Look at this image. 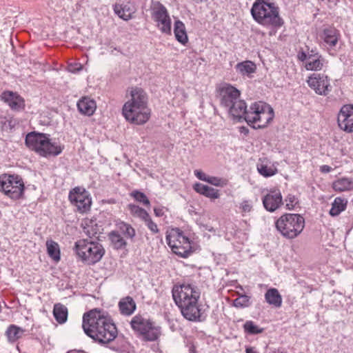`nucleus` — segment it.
<instances>
[{"instance_id": "f257e3e1", "label": "nucleus", "mask_w": 353, "mask_h": 353, "mask_svg": "<svg viewBox=\"0 0 353 353\" xmlns=\"http://www.w3.org/2000/svg\"><path fill=\"white\" fill-rule=\"evenodd\" d=\"M82 327L85 333L100 344H107L117 335V330L106 312L94 309L84 314Z\"/></svg>"}, {"instance_id": "f03ea898", "label": "nucleus", "mask_w": 353, "mask_h": 353, "mask_svg": "<svg viewBox=\"0 0 353 353\" xmlns=\"http://www.w3.org/2000/svg\"><path fill=\"white\" fill-rule=\"evenodd\" d=\"M172 293L176 305L186 319L192 321H200L201 313L199 299L201 292L196 286L190 283L176 285L173 287Z\"/></svg>"}, {"instance_id": "7ed1b4c3", "label": "nucleus", "mask_w": 353, "mask_h": 353, "mask_svg": "<svg viewBox=\"0 0 353 353\" xmlns=\"http://www.w3.org/2000/svg\"><path fill=\"white\" fill-rule=\"evenodd\" d=\"M122 114L128 122L143 125L150 119L151 110L148 106V97L141 88L134 87L129 90V98L122 108Z\"/></svg>"}, {"instance_id": "20e7f679", "label": "nucleus", "mask_w": 353, "mask_h": 353, "mask_svg": "<svg viewBox=\"0 0 353 353\" xmlns=\"http://www.w3.org/2000/svg\"><path fill=\"white\" fill-rule=\"evenodd\" d=\"M250 12L256 22L270 29V35L275 34L284 24L279 7L269 0H256Z\"/></svg>"}, {"instance_id": "39448f33", "label": "nucleus", "mask_w": 353, "mask_h": 353, "mask_svg": "<svg viewBox=\"0 0 353 353\" xmlns=\"http://www.w3.org/2000/svg\"><path fill=\"white\" fill-rule=\"evenodd\" d=\"M25 141L30 150L43 157L58 156L63 149L60 143L53 141L49 134L44 133L31 132L26 135Z\"/></svg>"}, {"instance_id": "423d86ee", "label": "nucleus", "mask_w": 353, "mask_h": 353, "mask_svg": "<svg viewBox=\"0 0 353 353\" xmlns=\"http://www.w3.org/2000/svg\"><path fill=\"white\" fill-rule=\"evenodd\" d=\"M273 108L269 104L257 101L252 103L248 108L245 121L254 128H265L274 119Z\"/></svg>"}, {"instance_id": "0eeeda50", "label": "nucleus", "mask_w": 353, "mask_h": 353, "mask_svg": "<svg viewBox=\"0 0 353 353\" xmlns=\"http://www.w3.org/2000/svg\"><path fill=\"white\" fill-rule=\"evenodd\" d=\"M73 250L79 259L88 264L99 262L105 254L99 242L84 239L75 242Z\"/></svg>"}, {"instance_id": "6e6552de", "label": "nucleus", "mask_w": 353, "mask_h": 353, "mask_svg": "<svg viewBox=\"0 0 353 353\" xmlns=\"http://www.w3.org/2000/svg\"><path fill=\"white\" fill-rule=\"evenodd\" d=\"M275 227L283 237L293 239L303 232L305 219L299 214L286 213L276 221Z\"/></svg>"}, {"instance_id": "1a4fd4ad", "label": "nucleus", "mask_w": 353, "mask_h": 353, "mask_svg": "<svg viewBox=\"0 0 353 353\" xmlns=\"http://www.w3.org/2000/svg\"><path fill=\"white\" fill-rule=\"evenodd\" d=\"M166 241L175 254L187 258L195 250V243L179 228H172L167 231Z\"/></svg>"}, {"instance_id": "9d476101", "label": "nucleus", "mask_w": 353, "mask_h": 353, "mask_svg": "<svg viewBox=\"0 0 353 353\" xmlns=\"http://www.w3.org/2000/svg\"><path fill=\"white\" fill-rule=\"evenodd\" d=\"M25 190L22 177L18 174H2L0 175V192L12 200L21 199Z\"/></svg>"}, {"instance_id": "9b49d317", "label": "nucleus", "mask_w": 353, "mask_h": 353, "mask_svg": "<svg viewBox=\"0 0 353 353\" xmlns=\"http://www.w3.org/2000/svg\"><path fill=\"white\" fill-rule=\"evenodd\" d=\"M130 325L133 330L141 335L145 341H155L160 335V327L141 315L134 316L130 321Z\"/></svg>"}, {"instance_id": "f8f14e48", "label": "nucleus", "mask_w": 353, "mask_h": 353, "mask_svg": "<svg viewBox=\"0 0 353 353\" xmlns=\"http://www.w3.org/2000/svg\"><path fill=\"white\" fill-rule=\"evenodd\" d=\"M151 16L159 30L164 34H170L172 21L167 8L160 2L154 1L151 5Z\"/></svg>"}, {"instance_id": "ddd939ff", "label": "nucleus", "mask_w": 353, "mask_h": 353, "mask_svg": "<svg viewBox=\"0 0 353 353\" xmlns=\"http://www.w3.org/2000/svg\"><path fill=\"white\" fill-rule=\"evenodd\" d=\"M297 58L304 62L305 68L310 71L322 70L327 65V61L316 49H312L307 52L301 50L297 54Z\"/></svg>"}, {"instance_id": "4468645a", "label": "nucleus", "mask_w": 353, "mask_h": 353, "mask_svg": "<svg viewBox=\"0 0 353 353\" xmlns=\"http://www.w3.org/2000/svg\"><path fill=\"white\" fill-rule=\"evenodd\" d=\"M69 200L81 213H84L90 210L92 200L90 194L83 188L76 187L70 191Z\"/></svg>"}, {"instance_id": "2eb2a0df", "label": "nucleus", "mask_w": 353, "mask_h": 353, "mask_svg": "<svg viewBox=\"0 0 353 353\" xmlns=\"http://www.w3.org/2000/svg\"><path fill=\"white\" fill-rule=\"evenodd\" d=\"M307 83L309 87L319 95L326 96L332 91L330 79L324 74L314 73L311 74Z\"/></svg>"}, {"instance_id": "dca6fc26", "label": "nucleus", "mask_w": 353, "mask_h": 353, "mask_svg": "<svg viewBox=\"0 0 353 353\" xmlns=\"http://www.w3.org/2000/svg\"><path fill=\"white\" fill-rule=\"evenodd\" d=\"M219 96L221 105L227 110L241 99V92L235 87L225 83L219 88Z\"/></svg>"}, {"instance_id": "f3484780", "label": "nucleus", "mask_w": 353, "mask_h": 353, "mask_svg": "<svg viewBox=\"0 0 353 353\" xmlns=\"http://www.w3.org/2000/svg\"><path fill=\"white\" fill-rule=\"evenodd\" d=\"M340 32L334 28H325L319 34L320 46L327 51L334 50L340 39Z\"/></svg>"}, {"instance_id": "a211bd4d", "label": "nucleus", "mask_w": 353, "mask_h": 353, "mask_svg": "<svg viewBox=\"0 0 353 353\" xmlns=\"http://www.w3.org/2000/svg\"><path fill=\"white\" fill-rule=\"evenodd\" d=\"M338 123L346 132L353 131V105H343L338 114Z\"/></svg>"}, {"instance_id": "6ab92c4d", "label": "nucleus", "mask_w": 353, "mask_h": 353, "mask_svg": "<svg viewBox=\"0 0 353 353\" xmlns=\"http://www.w3.org/2000/svg\"><path fill=\"white\" fill-rule=\"evenodd\" d=\"M263 205L265 209L273 212L279 209L283 204V197L279 190H272L266 194L263 199Z\"/></svg>"}, {"instance_id": "aec40b11", "label": "nucleus", "mask_w": 353, "mask_h": 353, "mask_svg": "<svg viewBox=\"0 0 353 353\" xmlns=\"http://www.w3.org/2000/svg\"><path fill=\"white\" fill-rule=\"evenodd\" d=\"M1 100L14 111H21L25 108L24 99L17 93L5 91L1 94Z\"/></svg>"}, {"instance_id": "412c9836", "label": "nucleus", "mask_w": 353, "mask_h": 353, "mask_svg": "<svg viewBox=\"0 0 353 353\" xmlns=\"http://www.w3.org/2000/svg\"><path fill=\"white\" fill-rule=\"evenodd\" d=\"M226 110L234 119L240 121L241 119L245 120L248 107L245 101L240 99L236 102L233 103Z\"/></svg>"}, {"instance_id": "4be33fe9", "label": "nucleus", "mask_w": 353, "mask_h": 353, "mask_svg": "<svg viewBox=\"0 0 353 353\" xmlns=\"http://www.w3.org/2000/svg\"><path fill=\"white\" fill-rule=\"evenodd\" d=\"M77 105L79 111L81 114L87 116L92 115L97 109L96 101L88 97L81 98L78 101Z\"/></svg>"}, {"instance_id": "5701e85b", "label": "nucleus", "mask_w": 353, "mask_h": 353, "mask_svg": "<svg viewBox=\"0 0 353 353\" xmlns=\"http://www.w3.org/2000/svg\"><path fill=\"white\" fill-rule=\"evenodd\" d=\"M81 226L83 232L90 238L96 236V235L100 234L103 230L101 225L97 223L96 219H84L82 221Z\"/></svg>"}, {"instance_id": "b1692460", "label": "nucleus", "mask_w": 353, "mask_h": 353, "mask_svg": "<svg viewBox=\"0 0 353 353\" xmlns=\"http://www.w3.org/2000/svg\"><path fill=\"white\" fill-rule=\"evenodd\" d=\"M236 71L243 77L252 78L256 72V65L251 61H243L238 63L235 66Z\"/></svg>"}, {"instance_id": "393cba45", "label": "nucleus", "mask_w": 353, "mask_h": 353, "mask_svg": "<svg viewBox=\"0 0 353 353\" xmlns=\"http://www.w3.org/2000/svg\"><path fill=\"white\" fill-rule=\"evenodd\" d=\"M114 11L121 19L128 21L132 18L134 9L129 3L117 2L113 7Z\"/></svg>"}, {"instance_id": "a878e982", "label": "nucleus", "mask_w": 353, "mask_h": 353, "mask_svg": "<svg viewBox=\"0 0 353 353\" xmlns=\"http://www.w3.org/2000/svg\"><path fill=\"white\" fill-rule=\"evenodd\" d=\"M256 168L259 173L265 177L274 176L277 172V169L274 165L266 159H260Z\"/></svg>"}, {"instance_id": "bb28decb", "label": "nucleus", "mask_w": 353, "mask_h": 353, "mask_svg": "<svg viewBox=\"0 0 353 353\" xmlns=\"http://www.w3.org/2000/svg\"><path fill=\"white\" fill-rule=\"evenodd\" d=\"M194 190L197 193L211 199H216L220 196L219 190L214 189L212 187L200 183H196L194 185Z\"/></svg>"}, {"instance_id": "cd10ccee", "label": "nucleus", "mask_w": 353, "mask_h": 353, "mask_svg": "<svg viewBox=\"0 0 353 353\" xmlns=\"http://www.w3.org/2000/svg\"><path fill=\"white\" fill-rule=\"evenodd\" d=\"M174 34L176 39L182 45L188 42V37L185 24L180 20H176L174 23Z\"/></svg>"}, {"instance_id": "c85d7f7f", "label": "nucleus", "mask_w": 353, "mask_h": 353, "mask_svg": "<svg viewBox=\"0 0 353 353\" xmlns=\"http://www.w3.org/2000/svg\"><path fill=\"white\" fill-rule=\"evenodd\" d=\"M119 307L122 314L130 316L136 310V303L132 297L126 296L120 300Z\"/></svg>"}, {"instance_id": "c756f323", "label": "nucleus", "mask_w": 353, "mask_h": 353, "mask_svg": "<svg viewBox=\"0 0 353 353\" xmlns=\"http://www.w3.org/2000/svg\"><path fill=\"white\" fill-rule=\"evenodd\" d=\"M265 299L267 303L276 307H281L282 304V297L276 288H270L265 294Z\"/></svg>"}, {"instance_id": "7c9ffc66", "label": "nucleus", "mask_w": 353, "mask_h": 353, "mask_svg": "<svg viewBox=\"0 0 353 353\" xmlns=\"http://www.w3.org/2000/svg\"><path fill=\"white\" fill-rule=\"evenodd\" d=\"M24 332L25 330L12 324L8 327L6 331V335L10 343H14L23 336Z\"/></svg>"}, {"instance_id": "2f4dec72", "label": "nucleus", "mask_w": 353, "mask_h": 353, "mask_svg": "<svg viewBox=\"0 0 353 353\" xmlns=\"http://www.w3.org/2000/svg\"><path fill=\"white\" fill-rule=\"evenodd\" d=\"M332 188L337 192L348 191L353 189V181L349 178L342 177L333 182Z\"/></svg>"}, {"instance_id": "473e14b6", "label": "nucleus", "mask_w": 353, "mask_h": 353, "mask_svg": "<svg viewBox=\"0 0 353 353\" xmlns=\"http://www.w3.org/2000/svg\"><path fill=\"white\" fill-rule=\"evenodd\" d=\"M347 201L345 199L336 197L332 203L330 214L332 216H336L346 208Z\"/></svg>"}, {"instance_id": "72a5a7b5", "label": "nucleus", "mask_w": 353, "mask_h": 353, "mask_svg": "<svg viewBox=\"0 0 353 353\" xmlns=\"http://www.w3.org/2000/svg\"><path fill=\"white\" fill-rule=\"evenodd\" d=\"M53 315L59 323H64L68 318V309L61 303L55 304L53 309Z\"/></svg>"}, {"instance_id": "f704fd0d", "label": "nucleus", "mask_w": 353, "mask_h": 353, "mask_svg": "<svg viewBox=\"0 0 353 353\" xmlns=\"http://www.w3.org/2000/svg\"><path fill=\"white\" fill-rule=\"evenodd\" d=\"M47 252L48 256L56 263L60 261V249L59 244L52 241H46Z\"/></svg>"}, {"instance_id": "c9c22d12", "label": "nucleus", "mask_w": 353, "mask_h": 353, "mask_svg": "<svg viewBox=\"0 0 353 353\" xmlns=\"http://www.w3.org/2000/svg\"><path fill=\"white\" fill-rule=\"evenodd\" d=\"M128 207L130 214L133 216L139 218L143 221H144L145 219L149 216V214L146 210L137 205L129 204Z\"/></svg>"}, {"instance_id": "e433bc0d", "label": "nucleus", "mask_w": 353, "mask_h": 353, "mask_svg": "<svg viewBox=\"0 0 353 353\" xmlns=\"http://www.w3.org/2000/svg\"><path fill=\"white\" fill-rule=\"evenodd\" d=\"M109 238L114 247L117 249L122 248L126 245L125 239L121 236L118 231L111 232L109 234Z\"/></svg>"}, {"instance_id": "4c0bfd02", "label": "nucleus", "mask_w": 353, "mask_h": 353, "mask_svg": "<svg viewBox=\"0 0 353 353\" xmlns=\"http://www.w3.org/2000/svg\"><path fill=\"white\" fill-rule=\"evenodd\" d=\"M117 228L128 239H133L136 234L135 230L128 223L121 222L117 224Z\"/></svg>"}, {"instance_id": "58836bf2", "label": "nucleus", "mask_w": 353, "mask_h": 353, "mask_svg": "<svg viewBox=\"0 0 353 353\" xmlns=\"http://www.w3.org/2000/svg\"><path fill=\"white\" fill-rule=\"evenodd\" d=\"M243 329L246 334L254 335L263 332V328L260 327L252 321H246L243 325Z\"/></svg>"}, {"instance_id": "ea45409f", "label": "nucleus", "mask_w": 353, "mask_h": 353, "mask_svg": "<svg viewBox=\"0 0 353 353\" xmlns=\"http://www.w3.org/2000/svg\"><path fill=\"white\" fill-rule=\"evenodd\" d=\"M253 210V202L249 199H243L239 205V213L243 216H247Z\"/></svg>"}, {"instance_id": "a19ab883", "label": "nucleus", "mask_w": 353, "mask_h": 353, "mask_svg": "<svg viewBox=\"0 0 353 353\" xmlns=\"http://www.w3.org/2000/svg\"><path fill=\"white\" fill-rule=\"evenodd\" d=\"M130 196H132L137 201L143 203L145 206H150V203L146 195L139 191L134 190L130 193Z\"/></svg>"}, {"instance_id": "79ce46f5", "label": "nucleus", "mask_w": 353, "mask_h": 353, "mask_svg": "<svg viewBox=\"0 0 353 353\" xmlns=\"http://www.w3.org/2000/svg\"><path fill=\"white\" fill-rule=\"evenodd\" d=\"M250 298L246 295L240 296L233 301V305L236 307H245L249 305Z\"/></svg>"}, {"instance_id": "37998d69", "label": "nucleus", "mask_w": 353, "mask_h": 353, "mask_svg": "<svg viewBox=\"0 0 353 353\" xmlns=\"http://www.w3.org/2000/svg\"><path fill=\"white\" fill-rule=\"evenodd\" d=\"M207 182L216 187H223L227 185L228 181L223 178L209 176Z\"/></svg>"}, {"instance_id": "c03bdc74", "label": "nucleus", "mask_w": 353, "mask_h": 353, "mask_svg": "<svg viewBox=\"0 0 353 353\" xmlns=\"http://www.w3.org/2000/svg\"><path fill=\"white\" fill-rule=\"evenodd\" d=\"M113 350L119 353H134V347L127 342L117 348L114 347Z\"/></svg>"}, {"instance_id": "a18cd8bd", "label": "nucleus", "mask_w": 353, "mask_h": 353, "mask_svg": "<svg viewBox=\"0 0 353 353\" xmlns=\"http://www.w3.org/2000/svg\"><path fill=\"white\" fill-rule=\"evenodd\" d=\"M285 201L286 208L288 210H294L295 206L298 204V200L296 197L292 194L288 195Z\"/></svg>"}, {"instance_id": "49530a36", "label": "nucleus", "mask_w": 353, "mask_h": 353, "mask_svg": "<svg viewBox=\"0 0 353 353\" xmlns=\"http://www.w3.org/2000/svg\"><path fill=\"white\" fill-rule=\"evenodd\" d=\"M144 222L152 234H157L159 232L157 225L152 220L150 215L145 219Z\"/></svg>"}, {"instance_id": "de8ad7c7", "label": "nucleus", "mask_w": 353, "mask_h": 353, "mask_svg": "<svg viewBox=\"0 0 353 353\" xmlns=\"http://www.w3.org/2000/svg\"><path fill=\"white\" fill-rule=\"evenodd\" d=\"M82 65L78 62L70 63L68 65V70L72 73H76L82 70Z\"/></svg>"}, {"instance_id": "09e8293b", "label": "nucleus", "mask_w": 353, "mask_h": 353, "mask_svg": "<svg viewBox=\"0 0 353 353\" xmlns=\"http://www.w3.org/2000/svg\"><path fill=\"white\" fill-rule=\"evenodd\" d=\"M194 174L196 176V177L198 178L199 180L205 182L208 181V178L209 177V176L204 173L203 171L200 170H195L194 171Z\"/></svg>"}, {"instance_id": "8fccbe9b", "label": "nucleus", "mask_w": 353, "mask_h": 353, "mask_svg": "<svg viewBox=\"0 0 353 353\" xmlns=\"http://www.w3.org/2000/svg\"><path fill=\"white\" fill-rule=\"evenodd\" d=\"M320 171L323 173H329L332 170V168L327 165H323L320 166Z\"/></svg>"}, {"instance_id": "3c124183", "label": "nucleus", "mask_w": 353, "mask_h": 353, "mask_svg": "<svg viewBox=\"0 0 353 353\" xmlns=\"http://www.w3.org/2000/svg\"><path fill=\"white\" fill-rule=\"evenodd\" d=\"M154 214L158 217H161L164 214V211L162 208H154Z\"/></svg>"}, {"instance_id": "603ef678", "label": "nucleus", "mask_w": 353, "mask_h": 353, "mask_svg": "<svg viewBox=\"0 0 353 353\" xmlns=\"http://www.w3.org/2000/svg\"><path fill=\"white\" fill-rule=\"evenodd\" d=\"M245 352L246 353H259L256 348L254 347H247L245 348Z\"/></svg>"}, {"instance_id": "864d4df0", "label": "nucleus", "mask_w": 353, "mask_h": 353, "mask_svg": "<svg viewBox=\"0 0 353 353\" xmlns=\"http://www.w3.org/2000/svg\"><path fill=\"white\" fill-rule=\"evenodd\" d=\"M181 94H182L183 97H185V94L183 92H181Z\"/></svg>"}]
</instances>
